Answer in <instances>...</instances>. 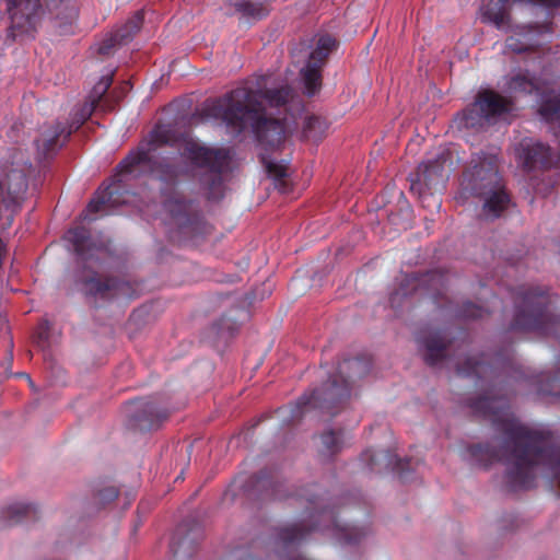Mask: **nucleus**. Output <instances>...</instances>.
<instances>
[{"instance_id":"obj_21","label":"nucleus","mask_w":560,"mask_h":560,"mask_svg":"<svg viewBox=\"0 0 560 560\" xmlns=\"http://www.w3.org/2000/svg\"><path fill=\"white\" fill-rule=\"evenodd\" d=\"M72 128L66 131L65 126L61 122H55L49 127L45 128L40 137L35 140V144L39 154L43 158H49L55 154L56 151L62 145L59 143L60 137L63 136V141H66L70 135L72 133Z\"/></svg>"},{"instance_id":"obj_47","label":"nucleus","mask_w":560,"mask_h":560,"mask_svg":"<svg viewBox=\"0 0 560 560\" xmlns=\"http://www.w3.org/2000/svg\"><path fill=\"white\" fill-rule=\"evenodd\" d=\"M552 383H560V370L558 371V373L552 377L551 380Z\"/></svg>"},{"instance_id":"obj_9","label":"nucleus","mask_w":560,"mask_h":560,"mask_svg":"<svg viewBox=\"0 0 560 560\" xmlns=\"http://www.w3.org/2000/svg\"><path fill=\"white\" fill-rule=\"evenodd\" d=\"M13 158L18 159L16 166L7 170L4 177L0 178V219L3 212H9L4 229L12 225L13 217L21 210L28 187L27 171L31 163L20 150H14Z\"/></svg>"},{"instance_id":"obj_12","label":"nucleus","mask_w":560,"mask_h":560,"mask_svg":"<svg viewBox=\"0 0 560 560\" xmlns=\"http://www.w3.org/2000/svg\"><path fill=\"white\" fill-rule=\"evenodd\" d=\"M126 413L129 427L141 432L158 430L170 416V411L153 397L130 400Z\"/></svg>"},{"instance_id":"obj_22","label":"nucleus","mask_w":560,"mask_h":560,"mask_svg":"<svg viewBox=\"0 0 560 560\" xmlns=\"http://www.w3.org/2000/svg\"><path fill=\"white\" fill-rule=\"evenodd\" d=\"M38 510L33 504L14 503L3 509L1 522L3 526H13L37 520Z\"/></svg>"},{"instance_id":"obj_17","label":"nucleus","mask_w":560,"mask_h":560,"mask_svg":"<svg viewBox=\"0 0 560 560\" xmlns=\"http://www.w3.org/2000/svg\"><path fill=\"white\" fill-rule=\"evenodd\" d=\"M301 498L305 499L312 505L314 511L310 512V518H327L330 525L339 532V538L342 539L346 544H357L360 541L362 537L366 535V532L363 528L359 527H339V524L335 517V513L331 509L323 508L317 511V498L314 493L300 494Z\"/></svg>"},{"instance_id":"obj_24","label":"nucleus","mask_w":560,"mask_h":560,"mask_svg":"<svg viewBox=\"0 0 560 560\" xmlns=\"http://www.w3.org/2000/svg\"><path fill=\"white\" fill-rule=\"evenodd\" d=\"M114 71L103 75L100 81L93 86L89 100L90 103L86 104L82 108L81 117L77 121L74 129H78L92 114V112L97 107L103 96L107 93L108 89L113 83Z\"/></svg>"},{"instance_id":"obj_5","label":"nucleus","mask_w":560,"mask_h":560,"mask_svg":"<svg viewBox=\"0 0 560 560\" xmlns=\"http://www.w3.org/2000/svg\"><path fill=\"white\" fill-rule=\"evenodd\" d=\"M66 238L72 244L82 264L83 270L78 277V282L86 295L101 300L132 298L133 287L130 282L117 277L101 278L97 271L92 269L93 265L100 261L101 248L92 242L90 230L84 226L72 228L67 232Z\"/></svg>"},{"instance_id":"obj_15","label":"nucleus","mask_w":560,"mask_h":560,"mask_svg":"<svg viewBox=\"0 0 560 560\" xmlns=\"http://www.w3.org/2000/svg\"><path fill=\"white\" fill-rule=\"evenodd\" d=\"M143 19V11H137L124 25L107 34L98 45V55L109 56L118 47L129 44L140 30Z\"/></svg>"},{"instance_id":"obj_32","label":"nucleus","mask_w":560,"mask_h":560,"mask_svg":"<svg viewBox=\"0 0 560 560\" xmlns=\"http://www.w3.org/2000/svg\"><path fill=\"white\" fill-rule=\"evenodd\" d=\"M506 91L514 94H540L537 79L528 71L510 77L506 82Z\"/></svg>"},{"instance_id":"obj_43","label":"nucleus","mask_w":560,"mask_h":560,"mask_svg":"<svg viewBox=\"0 0 560 560\" xmlns=\"http://www.w3.org/2000/svg\"><path fill=\"white\" fill-rule=\"evenodd\" d=\"M442 276L439 275L438 272L435 271H432V272H429L427 276H424L423 278L421 279H418L416 277H411V281L412 282H416V284L413 285V289L416 290L418 288L419 284H423V283H428L430 281H434L435 279H438L439 281L441 280ZM406 280L409 282L410 279L409 278H406Z\"/></svg>"},{"instance_id":"obj_34","label":"nucleus","mask_w":560,"mask_h":560,"mask_svg":"<svg viewBox=\"0 0 560 560\" xmlns=\"http://www.w3.org/2000/svg\"><path fill=\"white\" fill-rule=\"evenodd\" d=\"M337 44L336 38L330 35L320 36L316 48L310 54L306 65L322 70L329 54L337 47Z\"/></svg>"},{"instance_id":"obj_41","label":"nucleus","mask_w":560,"mask_h":560,"mask_svg":"<svg viewBox=\"0 0 560 560\" xmlns=\"http://www.w3.org/2000/svg\"><path fill=\"white\" fill-rule=\"evenodd\" d=\"M218 332L220 335H224V329L228 330V335L232 336L234 331L236 330V323L230 319H226L225 317L220 318V320L214 325Z\"/></svg>"},{"instance_id":"obj_11","label":"nucleus","mask_w":560,"mask_h":560,"mask_svg":"<svg viewBox=\"0 0 560 560\" xmlns=\"http://www.w3.org/2000/svg\"><path fill=\"white\" fill-rule=\"evenodd\" d=\"M447 154H440L434 160L422 162L416 172L409 175L410 190L418 197L433 196L441 192L448 179L450 167L446 170Z\"/></svg>"},{"instance_id":"obj_44","label":"nucleus","mask_w":560,"mask_h":560,"mask_svg":"<svg viewBox=\"0 0 560 560\" xmlns=\"http://www.w3.org/2000/svg\"><path fill=\"white\" fill-rule=\"evenodd\" d=\"M529 4L537 5L541 8L544 12L547 14H552L556 10L560 8V2H528Z\"/></svg>"},{"instance_id":"obj_27","label":"nucleus","mask_w":560,"mask_h":560,"mask_svg":"<svg viewBox=\"0 0 560 560\" xmlns=\"http://www.w3.org/2000/svg\"><path fill=\"white\" fill-rule=\"evenodd\" d=\"M458 128L478 131L487 127L490 121L475 101L467 106L456 118Z\"/></svg>"},{"instance_id":"obj_8","label":"nucleus","mask_w":560,"mask_h":560,"mask_svg":"<svg viewBox=\"0 0 560 560\" xmlns=\"http://www.w3.org/2000/svg\"><path fill=\"white\" fill-rule=\"evenodd\" d=\"M183 141L182 155L195 167L206 171L201 182L207 188L208 199H221L223 197L222 174L230 162L229 151L201 145L188 136Z\"/></svg>"},{"instance_id":"obj_16","label":"nucleus","mask_w":560,"mask_h":560,"mask_svg":"<svg viewBox=\"0 0 560 560\" xmlns=\"http://www.w3.org/2000/svg\"><path fill=\"white\" fill-rule=\"evenodd\" d=\"M283 483L276 479L269 470H261L258 475L252 476L244 486L249 497L260 500H282L288 495L282 492Z\"/></svg>"},{"instance_id":"obj_39","label":"nucleus","mask_w":560,"mask_h":560,"mask_svg":"<svg viewBox=\"0 0 560 560\" xmlns=\"http://www.w3.org/2000/svg\"><path fill=\"white\" fill-rule=\"evenodd\" d=\"M489 314V311L474 304L471 302H465L456 312L455 316L460 319H479L483 318Z\"/></svg>"},{"instance_id":"obj_42","label":"nucleus","mask_w":560,"mask_h":560,"mask_svg":"<svg viewBox=\"0 0 560 560\" xmlns=\"http://www.w3.org/2000/svg\"><path fill=\"white\" fill-rule=\"evenodd\" d=\"M48 338H49V327H48V324L45 322V323H42L37 328V331L35 335V342L37 343V346L43 348V347H45V343L47 342Z\"/></svg>"},{"instance_id":"obj_38","label":"nucleus","mask_w":560,"mask_h":560,"mask_svg":"<svg viewBox=\"0 0 560 560\" xmlns=\"http://www.w3.org/2000/svg\"><path fill=\"white\" fill-rule=\"evenodd\" d=\"M235 11L244 16L259 20L269 13L268 2H234Z\"/></svg>"},{"instance_id":"obj_7","label":"nucleus","mask_w":560,"mask_h":560,"mask_svg":"<svg viewBox=\"0 0 560 560\" xmlns=\"http://www.w3.org/2000/svg\"><path fill=\"white\" fill-rule=\"evenodd\" d=\"M516 155L528 174L539 172L529 176V185L537 194L546 196L560 184V171L553 170L558 158L549 145L525 138L518 143Z\"/></svg>"},{"instance_id":"obj_23","label":"nucleus","mask_w":560,"mask_h":560,"mask_svg":"<svg viewBox=\"0 0 560 560\" xmlns=\"http://www.w3.org/2000/svg\"><path fill=\"white\" fill-rule=\"evenodd\" d=\"M236 90H244L246 92L255 93L258 95V103L261 107V115H266L265 102L270 107H280L285 105L292 96V90L288 85L277 89L253 90L247 88H237Z\"/></svg>"},{"instance_id":"obj_2","label":"nucleus","mask_w":560,"mask_h":560,"mask_svg":"<svg viewBox=\"0 0 560 560\" xmlns=\"http://www.w3.org/2000/svg\"><path fill=\"white\" fill-rule=\"evenodd\" d=\"M202 114L206 117L220 119L237 135L250 127L259 145L266 172L273 178L276 186L284 189L288 176L287 166L273 162L269 153L278 150L285 138V126L279 118L261 115L258 95L244 90H232L221 97L205 103Z\"/></svg>"},{"instance_id":"obj_31","label":"nucleus","mask_w":560,"mask_h":560,"mask_svg":"<svg viewBox=\"0 0 560 560\" xmlns=\"http://www.w3.org/2000/svg\"><path fill=\"white\" fill-rule=\"evenodd\" d=\"M120 203L119 186L110 184L103 190L96 192L95 197L89 202L86 211L89 213H97L106 208L115 207Z\"/></svg>"},{"instance_id":"obj_1","label":"nucleus","mask_w":560,"mask_h":560,"mask_svg":"<svg viewBox=\"0 0 560 560\" xmlns=\"http://www.w3.org/2000/svg\"><path fill=\"white\" fill-rule=\"evenodd\" d=\"M469 407L476 415L490 418L504 439L499 447L479 443L470 445L468 452L486 467L503 462L510 490L530 489L539 471L560 485V448L551 444L548 434L530 430L510 416L506 394L480 396L471 399Z\"/></svg>"},{"instance_id":"obj_35","label":"nucleus","mask_w":560,"mask_h":560,"mask_svg":"<svg viewBox=\"0 0 560 560\" xmlns=\"http://www.w3.org/2000/svg\"><path fill=\"white\" fill-rule=\"evenodd\" d=\"M171 550L174 557L189 558L196 550L188 536H183L182 527H178L171 541Z\"/></svg>"},{"instance_id":"obj_46","label":"nucleus","mask_w":560,"mask_h":560,"mask_svg":"<svg viewBox=\"0 0 560 560\" xmlns=\"http://www.w3.org/2000/svg\"><path fill=\"white\" fill-rule=\"evenodd\" d=\"M12 349H13V339H12V337H10V338H9L10 361H12V360H13Z\"/></svg>"},{"instance_id":"obj_4","label":"nucleus","mask_w":560,"mask_h":560,"mask_svg":"<svg viewBox=\"0 0 560 560\" xmlns=\"http://www.w3.org/2000/svg\"><path fill=\"white\" fill-rule=\"evenodd\" d=\"M362 364L359 358L345 359L339 363L337 374L320 388L314 389L310 395L304 394L294 406L281 407L277 410L282 422L287 425L294 424L313 409H320L335 417L350 397V380L357 375L361 376L362 373L358 370Z\"/></svg>"},{"instance_id":"obj_3","label":"nucleus","mask_w":560,"mask_h":560,"mask_svg":"<svg viewBox=\"0 0 560 560\" xmlns=\"http://www.w3.org/2000/svg\"><path fill=\"white\" fill-rule=\"evenodd\" d=\"M179 139L170 126L158 125L150 133L147 148L140 145L131 151L118 165V175H130L147 172L153 179L161 183V194L164 196V208L180 228L194 224L198 217L191 200H186L177 190L179 168L167 159H154L151 154L162 145H176Z\"/></svg>"},{"instance_id":"obj_45","label":"nucleus","mask_w":560,"mask_h":560,"mask_svg":"<svg viewBox=\"0 0 560 560\" xmlns=\"http://www.w3.org/2000/svg\"><path fill=\"white\" fill-rule=\"evenodd\" d=\"M400 294L406 296L408 294V292L401 288L400 291H397V292L393 293L390 295V303L393 305L395 304L397 296L400 295Z\"/></svg>"},{"instance_id":"obj_14","label":"nucleus","mask_w":560,"mask_h":560,"mask_svg":"<svg viewBox=\"0 0 560 560\" xmlns=\"http://www.w3.org/2000/svg\"><path fill=\"white\" fill-rule=\"evenodd\" d=\"M552 23L516 25L511 28L512 34L505 39V48L514 54H524L536 50L545 33L552 32Z\"/></svg>"},{"instance_id":"obj_29","label":"nucleus","mask_w":560,"mask_h":560,"mask_svg":"<svg viewBox=\"0 0 560 560\" xmlns=\"http://www.w3.org/2000/svg\"><path fill=\"white\" fill-rule=\"evenodd\" d=\"M485 198L482 210L491 219H497L505 211L510 203V196L500 184L492 191H489Z\"/></svg>"},{"instance_id":"obj_30","label":"nucleus","mask_w":560,"mask_h":560,"mask_svg":"<svg viewBox=\"0 0 560 560\" xmlns=\"http://www.w3.org/2000/svg\"><path fill=\"white\" fill-rule=\"evenodd\" d=\"M457 373L462 376L483 380L494 375V368L482 359L468 357L464 362L457 364Z\"/></svg>"},{"instance_id":"obj_6","label":"nucleus","mask_w":560,"mask_h":560,"mask_svg":"<svg viewBox=\"0 0 560 560\" xmlns=\"http://www.w3.org/2000/svg\"><path fill=\"white\" fill-rule=\"evenodd\" d=\"M549 288L523 284L514 292V316L510 329L551 335L560 328V315L551 307Z\"/></svg>"},{"instance_id":"obj_10","label":"nucleus","mask_w":560,"mask_h":560,"mask_svg":"<svg viewBox=\"0 0 560 560\" xmlns=\"http://www.w3.org/2000/svg\"><path fill=\"white\" fill-rule=\"evenodd\" d=\"M501 184L494 158L477 155L463 173L460 192L465 198H483Z\"/></svg>"},{"instance_id":"obj_25","label":"nucleus","mask_w":560,"mask_h":560,"mask_svg":"<svg viewBox=\"0 0 560 560\" xmlns=\"http://www.w3.org/2000/svg\"><path fill=\"white\" fill-rule=\"evenodd\" d=\"M508 2H486L480 7L482 22L492 23L497 28L510 26Z\"/></svg>"},{"instance_id":"obj_20","label":"nucleus","mask_w":560,"mask_h":560,"mask_svg":"<svg viewBox=\"0 0 560 560\" xmlns=\"http://www.w3.org/2000/svg\"><path fill=\"white\" fill-rule=\"evenodd\" d=\"M475 101L477 102V105L480 106L489 121L510 113L512 108V102L509 98L501 96L492 90H482L478 92Z\"/></svg>"},{"instance_id":"obj_18","label":"nucleus","mask_w":560,"mask_h":560,"mask_svg":"<svg viewBox=\"0 0 560 560\" xmlns=\"http://www.w3.org/2000/svg\"><path fill=\"white\" fill-rule=\"evenodd\" d=\"M361 458L365 462L371 471H381L380 463L385 462V467H392L399 475V478L406 482L408 481V471L413 470L415 466L411 459H397L394 454L389 451H380L374 452L372 450H368L362 453Z\"/></svg>"},{"instance_id":"obj_37","label":"nucleus","mask_w":560,"mask_h":560,"mask_svg":"<svg viewBox=\"0 0 560 560\" xmlns=\"http://www.w3.org/2000/svg\"><path fill=\"white\" fill-rule=\"evenodd\" d=\"M327 128L326 120L318 116H310L303 125V137L307 140L319 141L325 136Z\"/></svg>"},{"instance_id":"obj_40","label":"nucleus","mask_w":560,"mask_h":560,"mask_svg":"<svg viewBox=\"0 0 560 560\" xmlns=\"http://www.w3.org/2000/svg\"><path fill=\"white\" fill-rule=\"evenodd\" d=\"M118 494H119V491L116 487L107 486V487H104L103 489H100L96 492L95 500L101 506H104V505L113 502L114 500H116Z\"/></svg>"},{"instance_id":"obj_26","label":"nucleus","mask_w":560,"mask_h":560,"mask_svg":"<svg viewBox=\"0 0 560 560\" xmlns=\"http://www.w3.org/2000/svg\"><path fill=\"white\" fill-rule=\"evenodd\" d=\"M318 453L325 458H332L340 453L346 445L343 430H325L319 435Z\"/></svg>"},{"instance_id":"obj_48","label":"nucleus","mask_w":560,"mask_h":560,"mask_svg":"<svg viewBox=\"0 0 560 560\" xmlns=\"http://www.w3.org/2000/svg\"><path fill=\"white\" fill-rule=\"evenodd\" d=\"M20 375L26 377L28 383L32 385V380H31L30 375H27V374H20Z\"/></svg>"},{"instance_id":"obj_13","label":"nucleus","mask_w":560,"mask_h":560,"mask_svg":"<svg viewBox=\"0 0 560 560\" xmlns=\"http://www.w3.org/2000/svg\"><path fill=\"white\" fill-rule=\"evenodd\" d=\"M10 19L7 38L12 42L24 36L34 37L42 21L44 9L42 2H8Z\"/></svg>"},{"instance_id":"obj_19","label":"nucleus","mask_w":560,"mask_h":560,"mask_svg":"<svg viewBox=\"0 0 560 560\" xmlns=\"http://www.w3.org/2000/svg\"><path fill=\"white\" fill-rule=\"evenodd\" d=\"M418 342L423 350V360L428 365L434 366L446 358L448 343L443 331L436 330L421 336L418 338Z\"/></svg>"},{"instance_id":"obj_36","label":"nucleus","mask_w":560,"mask_h":560,"mask_svg":"<svg viewBox=\"0 0 560 560\" xmlns=\"http://www.w3.org/2000/svg\"><path fill=\"white\" fill-rule=\"evenodd\" d=\"M302 81L307 96H314L322 88V70L305 66L301 70Z\"/></svg>"},{"instance_id":"obj_33","label":"nucleus","mask_w":560,"mask_h":560,"mask_svg":"<svg viewBox=\"0 0 560 560\" xmlns=\"http://www.w3.org/2000/svg\"><path fill=\"white\" fill-rule=\"evenodd\" d=\"M538 113L547 122L560 124V93H541Z\"/></svg>"},{"instance_id":"obj_28","label":"nucleus","mask_w":560,"mask_h":560,"mask_svg":"<svg viewBox=\"0 0 560 560\" xmlns=\"http://www.w3.org/2000/svg\"><path fill=\"white\" fill-rule=\"evenodd\" d=\"M325 526L314 523L307 526L304 522L285 526L279 532V539L281 540L284 549H291L293 546L302 541L307 534L312 530L324 529Z\"/></svg>"}]
</instances>
